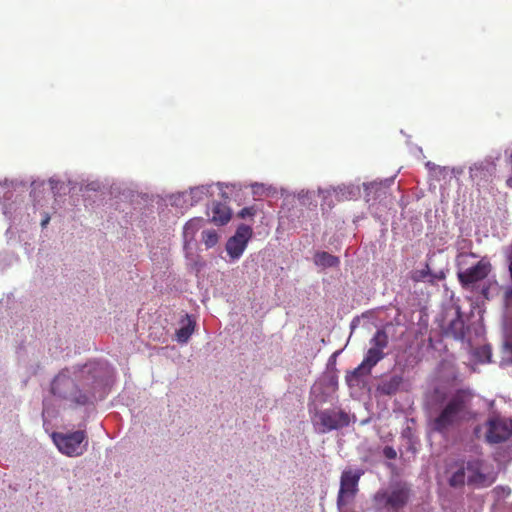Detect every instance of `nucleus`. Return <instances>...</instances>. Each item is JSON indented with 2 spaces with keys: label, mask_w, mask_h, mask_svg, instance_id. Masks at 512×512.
Segmentation results:
<instances>
[{
  "label": "nucleus",
  "mask_w": 512,
  "mask_h": 512,
  "mask_svg": "<svg viewBox=\"0 0 512 512\" xmlns=\"http://www.w3.org/2000/svg\"><path fill=\"white\" fill-rule=\"evenodd\" d=\"M446 333L455 339L463 340L465 337V323L463 317L458 310L454 319L450 321L446 329Z\"/></svg>",
  "instance_id": "f8f14e48"
},
{
  "label": "nucleus",
  "mask_w": 512,
  "mask_h": 512,
  "mask_svg": "<svg viewBox=\"0 0 512 512\" xmlns=\"http://www.w3.org/2000/svg\"><path fill=\"white\" fill-rule=\"evenodd\" d=\"M53 440L59 451L68 456L82 455L87 446L86 434L81 430L69 434L54 433Z\"/></svg>",
  "instance_id": "0eeeda50"
},
{
  "label": "nucleus",
  "mask_w": 512,
  "mask_h": 512,
  "mask_svg": "<svg viewBox=\"0 0 512 512\" xmlns=\"http://www.w3.org/2000/svg\"><path fill=\"white\" fill-rule=\"evenodd\" d=\"M410 488L406 484H397L390 490H380L374 496V501L379 509L388 512H399L409 502Z\"/></svg>",
  "instance_id": "39448f33"
},
{
  "label": "nucleus",
  "mask_w": 512,
  "mask_h": 512,
  "mask_svg": "<svg viewBox=\"0 0 512 512\" xmlns=\"http://www.w3.org/2000/svg\"><path fill=\"white\" fill-rule=\"evenodd\" d=\"M498 478L495 467L481 458H470L458 466L448 483L453 488H461L465 484L474 489L487 488L493 485Z\"/></svg>",
  "instance_id": "f257e3e1"
},
{
  "label": "nucleus",
  "mask_w": 512,
  "mask_h": 512,
  "mask_svg": "<svg viewBox=\"0 0 512 512\" xmlns=\"http://www.w3.org/2000/svg\"><path fill=\"white\" fill-rule=\"evenodd\" d=\"M257 213V208L255 206H250V207H244L243 209H241L238 213V216L240 218H246V217H253L255 216Z\"/></svg>",
  "instance_id": "412c9836"
},
{
  "label": "nucleus",
  "mask_w": 512,
  "mask_h": 512,
  "mask_svg": "<svg viewBox=\"0 0 512 512\" xmlns=\"http://www.w3.org/2000/svg\"><path fill=\"white\" fill-rule=\"evenodd\" d=\"M314 263L317 266L328 268V267H336L339 265L340 260L338 257L328 253V252H317L314 256Z\"/></svg>",
  "instance_id": "dca6fc26"
},
{
  "label": "nucleus",
  "mask_w": 512,
  "mask_h": 512,
  "mask_svg": "<svg viewBox=\"0 0 512 512\" xmlns=\"http://www.w3.org/2000/svg\"><path fill=\"white\" fill-rule=\"evenodd\" d=\"M253 229L245 224H241L236 232L226 243V251L231 259H239L245 251L249 240L252 238Z\"/></svg>",
  "instance_id": "1a4fd4ad"
},
{
  "label": "nucleus",
  "mask_w": 512,
  "mask_h": 512,
  "mask_svg": "<svg viewBox=\"0 0 512 512\" xmlns=\"http://www.w3.org/2000/svg\"><path fill=\"white\" fill-rule=\"evenodd\" d=\"M485 428V440L489 444H500L512 438V418L493 414L485 422Z\"/></svg>",
  "instance_id": "423d86ee"
},
{
  "label": "nucleus",
  "mask_w": 512,
  "mask_h": 512,
  "mask_svg": "<svg viewBox=\"0 0 512 512\" xmlns=\"http://www.w3.org/2000/svg\"><path fill=\"white\" fill-rule=\"evenodd\" d=\"M315 416L321 426V433L339 430L350 424L348 413L341 409H325L317 412Z\"/></svg>",
  "instance_id": "6e6552de"
},
{
  "label": "nucleus",
  "mask_w": 512,
  "mask_h": 512,
  "mask_svg": "<svg viewBox=\"0 0 512 512\" xmlns=\"http://www.w3.org/2000/svg\"><path fill=\"white\" fill-rule=\"evenodd\" d=\"M231 211L228 206L223 203L216 202L212 206L211 221L217 225H224L229 222Z\"/></svg>",
  "instance_id": "ddd939ff"
},
{
  "label": "nucleus",
  "mask_w": 512,
  "mask_h": 512,
  "mask_svg": "<svg viewBox=\"0 0 512 512\" xmlns=\"http://www.w3.org/2000/svg\"><path fill=\"white\" fill-rule=\"evenodd\" d=\"M506 184L509 188H512V177H509L507 180H506Z\"/></svg>",
  "instance_id": "a878e982"
},
{
  "label": "nucleus",
  "mask_w": 512,
  "mask_h": 512,
  "mask_svg": "<svg viewBox=\"0 0 512 512\" xmlns=\"http://www.w3.org/2000/svg\"><path fill=\"white\" fill-rule=\"evenodd\" d=\"M489 261L481 259L475 265L457 272V278L463 288H469L477 282L484 280L491 272Z\"/></svg>",
  "instance_id": "9d476101"
},
{
  "label": "nucleus",
  "mask_w": 512,
  "mask_h": 512,
  "mask_svg": "<svg viewBox=\"0 0 512 512\" xmlns=\"http://www.w3.org/2000/svg\"><path fill=\"white\" fill-rule=\"evenodd\" d=\"M85 372H90V369L88 368V366H87V365H85V366L83 367V369L81 370V373H82V374H83V373H85Z\"/></svg>",
  "instance_id": "cd10ccee"
},
{
  "label": "nucleus",
  "mask_w": 512,
  "mask_h": 512,
  "mask_svg": "<svg viewBox=\"0 0 512 512\" xmlns=\"http://www.w3.org/2000/svg\"><path fill=\"white\" fill-rule=\"evenodd\" d=\"M402 382V376L392 375L389 378L382 380L378 385L377 390L383 395H394L398 392Z\"/></svg>",
  "instance_id": "9b49d317"
},
{
  "label": "nucleus",
  "mask_w": 512,
  "mask_h": 512,
  "mask_svg": "<svg viewBox=\"0 0 512 512\" xmlns=\"http://www.w3.org/2000/svg\"><path fill=\"white\" fill-rule=\"evenodd\" d=\"M209 192V187L207 186H199V187H195V188H192L190 190V197H191V205H194L196 203H198L199 201L203 200L205 196H207Z\"/></svg>",
  "instance_id": "a211bd4d"
},
{
  "label": "nucleus",
  "mask_w": 512,
  "mask_h": 512,
  "mask_svg": "<svg viewBox=\"0 0 512 512\" xmlns=\"http://www.w3.org/2000/svg\"><path fill=\"white\" fill-rule=\"evenodd\" d=\"M202 239L207 247H213L218 242V235L213 230H206L202 233Z\"/></svg>",
  "instance_id": "6ab92c4d"
},
{
  "label": "nucleus",
  "mask_w": 512,
  "mask_h": 512,
  "mask_svg": "<svg viewBox=\"0 0 512 512\" xmlns=\"http://www.w3.org/2000/svg\"><path fill=\"white\" fill-rule=\"evenodd\" d=\"M389 337L385 330L378 329L370 339L371 347L368 349L361 364L352 371L355 377L369 374L371 369L385 357L384 349L387 348Z\"/></svg>",
  "instance_id": "20e7f679"
},
{
  "label": "nucleus",
  "mask_w": 512,
  "mask_h": 512,
  "mask_svg": "<svg viewBox=\"0 0 512 512\" xmlns=\"http://www.w3.org/2000/svg\"><path fill=\"white\" fill-rule=\"evenodd\" d=\"M383 455L387 459H395L397 457V452H396V450L393 447L385 446L384 449H383Z\"/></svg>",
  "instance_id": "5701e85b"
},
{
  "label": "nucleus",
  "mask_w": 512,
  "mask_h": 512,
  "mask_svg": "<svg viewBox=\"0 0 512 512\" xmlns=\"http://www.w3.org/2000/svg\"><path fill=\"white\" fill-rule=\"evenodd\" d=\"M203 219L202 218H194L189 220L183 229V234L185 239H193L195 233L201 228Z\"/></svg>",
  "instance_id": "f3484780"
},
{
  "label": "nucleus",
  "mask_w": 512,
  "mask_h": 512,
  "mask_svg": "<svg viewBox=\"0 0 512 512\" xmlns=\"http://www.w3.org/2000/svg\"><path fill=\"white\" fill-rule=\"evenodd\" d=\"M218 186H219V188H220V190H221V192H222V196H223L224 198H228V197L225 195V192L223 191V187H224V186H223V184H218Z\"/></svg>",
  "instance_id": "bb28decb"
},
{
  "label": "nucleus",
  "mask_w": 512,
  "mask_h": 512,
  "mask_svg": "<svg viewBox=\"0 0 512 512\" xmlns=\"http://www.w3.org/2000/svg\"><path fill=\"white\" fill-rule=\"evenodd\" d=\"M181 323V327L176 331V337L179 343H186L193 334L196 323L188 314Z\"/></svg>",
  "instance_id": "4468645a"
},
{
  "label": "nucleus",
  "mask_w": 512,
  "mask_h": 512,
  "mask_svg": "<svg viewBox=\"0 0 512 512\" xmlns=\"http://www.w3.org/2000/svg\"><path fill=\"white\" fill-rule=\"evenodd\" d=\"M469 400L470 397L466 391L458 390L431 421V429L440 434H447L458 426L467 413Z\"/></svg>",
  "instance_id": "f03ea898"
},
{
  "label": "nucleus",
  "mask_w": 512,
  "mask_h": 512,
  "mask_svg": "<svg viewBox=\"0 0 512 512\" xmlns=\"http://www.w3.org/2000/svg\"><path fill=\"white\" fill-rule=\"evenodd\" d=\"M334 192L336 194V198L338 201L350 199L351 198L350 195L352 194V191H347L346 188H341V187H339L338 189H335Z\"/></svg>",
  "instance_id": "4be33fe9"
},
{
  "label": "nucleus",
  "mask_w": 512,
  "mask_h": 512,
  "mask_svg": "<svg viewBox=\"0 0 512 512\" xmlns=\"http://www.w3.org/2000/svg\"><path fill=\"white\" fill-rule=\"evenodd\" d=\"M51 392L53 395L69 401L75 405H86L89 402V395L78 388L75 380L67 371L60 372L52 381Z\"/></svg>",
  "instance_id": "7ed1b4c3"
},
{
  "label": "nucleus",
  "mask_w": 512,
  "mask_h": 512,
  "mask_svg": "<svg viewBox=\"0 0 512 512\" xmlns=\"http://www.w3.org/2000/svg\"><path fill=\"white\" fill-rule=\"evenodd\" d=\"M508 262H509V266H508L509 274H510V278L512 281V251H511V254L508 256Z\"/></svg>",
  "instance_id": "b1692460"
},
{
  "label": "nucleus",
  "mask_w": 512,
  "mask_h": 512,
  "mask_svg": "<svg viewBox=\"0 0 512 512\" xmlns=\"http://www.w3.org/2000/svg\"><path fill=\"white\" fill-rule=\"evenodd\" d=\"M444 276H437L433 274L430 270V267L428 264H425V267L422 269L414 270L411 273V279L414 282H429L433 284L436 279H442Z\"/></svg>",
  "instance_id": "2eb2a0df"
},
{
  "label": "nucleus",
  "mask_w": 512,
  "mask_h": 512,
  "mask_svg": "<svg viewBox=\"0 0 512 512\" xmlns=\"http://www.w3.org/2000/svg\"><path fill=\"white\" fill-rule=\"evenodd\" d=\"M488 292H489V288L488 287L482 289V294H483V296L485 298H488Z\"/></svg>",
  "instance_id": "393cba45"
},
{
  "label": "nucleus",
  "mask_w": 512,
  "mask_h": 512,
  "mask_svg": "<svg viewBox=\"0 0 512 512\" xmlns=\"http://www.w3.org/2000/svg\"><path fill=\"white\" fill-rule=\"evenodd\" d=\"M48 221H49V218L47 217L46 219H44L42 221V226H45L48 223Z\"/></svg>",
  "instance_id": "c85d7f7f"
},
{
  "label": "nucleus",
  "mask_w": 512,
  "mask_h": 512,
  "mask_svg": "<svg viewBox=\"0 0 512 512\" xmlns=\"http://www.w3.org/2000/svg\"><path fill=\"white\" fill-rule=\"evenodd\" d=\"M503 303L508 311L512 312V286H508L504 290Z\"/></svg>",
  "instance_id": "aec40b11"
}]
</instances>
